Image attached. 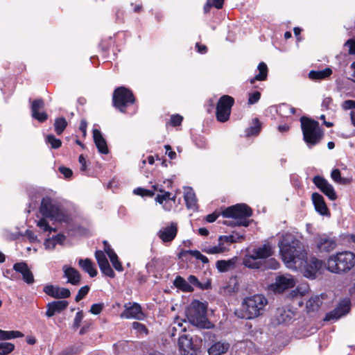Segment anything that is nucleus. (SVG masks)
Wrapping results in <instances>:
<instances>
[{"mask_svg":"<svg viewBox=\"0 0 355 355\" xmlns=\"http://www.w3.org/2000/svg\"><path fill=\"white\" fill-rule=\"evenodd\" d=\"M261 98V93L258 91L249 93L248 94V103L249 105H253L257 103Z\"/></svg>","mask_w":355,"mask_h":355,"instance_id":"nucleus-50","label":"nucleus"},{"mask_svg":"<svg viewBox=\"0 0 355 355\" xmlns=\"http://www.w3.org/2000/svg\"><path fill=\"white\" fill-rule=\"evenodd\" d=\"M292 313L289 311L284 309H278L276 311L275 317L277 324H282L289 322L292 318Z\"/></svg>","mask_w":355,"mask_h":355,"instance_id":"nucleus-34","label":"nucleus"},{"mask_svg":"<svg viewBox=\"0 0 355 355\" xmlns=\"http://www.w3.org/2000/svg\"><path fill=\"white\" fill-rule=\"evenodd\" d=\"M322 295L320 296L315 295L313 297H311L307 302H306V309L309 311H315L318 309V308L321 306L322 304Z\"/></svg>","mask_w":355,"mask_h":355,"instance_id":"nucleus-35","label":"nucleus"},{"mask_svg":"<svg viewBox=\"0 0 355 355\" xmlns=\"http://www.w3.org/2000/svg\"><path fill=\"white\" fill-rule=\"evenodd\" d=\"M24 334L19 331H4L0 329V340H10L15 338H21Z\"/></svg>","mask_w":355,"mask_h":355,"instance_id":"nucleus-38","label":"nucleus"},{"mask_svg":"<svg viewBox=\"0 0 355 355\" xmlns=\"http://www.w3.org/2000/svg\"><path fill=\"white\" fill-rule=\"evenodd\" d=\"M244 239V232H232L230 235L220 236L218 243L214 246H205L202 250L207 254H220L229 250L231 243L241 242Z\"/></svg>","mask_w":355,"mask_h":355,"instance_id":"nucleus-7","label":"nucleus"},{"mask_svg":"<svg viewBox=\"0 0 355 355\" xmlns=\"http://www.w3.org/2000/svg\"><path fill=\"white\" fill-rule=\"evenodd\" d=\"M93 137L94 143L99 153L102 154H107L109 153L107 142L103 138L100 130L97 129L93 130Z\"/></svg>","mask_w":355,"mask_h":355,"instance_id":"nucleus-27","label":"nucleus"},{"mask_svg":"<svg viewBox=\"0 0 355 355\" xmlns=\"http://www.w3.org/2000/svg\"><path fill=\"white\" fill-rule=\"evenodd\" d=\"M132 328L135 330H137L138 333L139 334H146L148 332V330L146 327V326L139 322H134L132 324Z\"/></svg>","mask_w":355,"mask_h":355,"instance_id":"nucleus-52","label":"nucleus"},{"mask_svg":"<svg viewBox=\"0 0 355 355\" xmlns=\"http://www.w3.org/2000/svg\"><path fill=\"white\" fill-rule=\"evenodd\" d=\"M83 318H84V315H83V311H79L76 313V316L73 320V329L76 330L77 329L79 328V327L80 325V322L83 320Z\"/></svg>","mask_w":355,"mask_h":355,"instance_id":"nucleus-51","label":"nucleus"},{"mask_svg":"<svg viewBox=\"0 0 355 355\" xmlns=\"http://www.w3.org/2000/svg\"><path fill=\"white\" fill-rule=\"evenodd\" d=\"M65 240V236L63 234H58L53 237V241L47 239L44 242L46 248H53L56 243H62Z\"/></svg>","mask_w":355,"mask_h":355,"instance_id":"nucleus-40","label":"nucleus"},{"mask_svg":"<svg viewBox=\"0 0 355 355\" xmlns=\"http://www.w3.org/2000/svg\"><path fill=\"white\" fill-rule=\"evenodd\" d=\"M37 226L43 232H56V230L53 227H51L48 222L46 221V219L45 218H41L39 220L37 223Z\"/></svg>","mask_w":355,"mask_h":355,"instance_id":"nucleus-43","label":"nucleus"},{"mask_svg":"<svg viewBox=\"0 0 355 355\" xmlns=\"http://www.w3.org/2000/svg\"><path fill=\"white\" fill-rule=\"evenodd\" d=\"M79 266L87 272L91 277H94L97 275V270L94 267L93 263L89 259H80L78 261Z\"/></svg>","mask_w":355,"mask_h":355,"instance_id":"nucleus-32","label":"nucleus"},{"mask_svg":"<svg viewBox=\"0 0 355 355\" xmlns=\"http://www.w3.org/2000/svg\"><path fill=\"white\" fill-rule=\"evenodd\" d=\"M110 261L112 263L113 267L119 272L123 270V266L121 263L119 261L118 256L116 253H112V255L109 256Z\"/></svg>","mask_w":355,"mask_h":355,"instance_id":"nucleus-46","label":"nucleus"},{"mask_svg":"<svg viewBox=\"0 0 355 355\" xmlns=\"http://www.w3.org/2000/svg\"><path fill=\"white\" fill-rule=\"evenodd\" d=\"M278 245L282 259L288 268L297 270L303 266L306 252L303 243L293 234H283Z\"/></svg>","mask_w":355,"mask_h":355,"instance_id":"nucleus-1","label":"nucleus"},{"mask_svg":"<svg viewBox=\"0 0 355 355\" xmlns=\"http://www.w3.org/2000/svg\"><path fill=\"white\" fill-rule=\"evenodd\" d=\"M95 257L102 273L109 277H114L115 273L111 268L105 252L101 250H96Z\"/></svg>","mask_w":355,"mask_h":355,"instance_id":"nucleus-19","label":"nucleus"},{"mask_svg":"<svg viewBox=\"0 0 355 355\" xmlns=\"http://www.w3.org/2000/svg\"><path fill=\"white\" fill-rule=\"evenodd\" d=\"M103 245L104 252L107 254L108 257L112 255V253H115L107 241H103Z\"/></svg>","mask_w":355,"mask_h":355,"instance_id":"nucleus-62","label":"nucleus"},{"mask_svg":"<svg viewBox=\"0 0 355 355\" xmlns=\"http://www.w3.org/2000/svg\"><path fill=\"white\" fill-rule=\"evenodd\" d=\"M177 232V225L172 223L170 226L161 229L158 232V236L163 242H171L176 236Z\"/></svg>","mask_w":355,"mask_h":355,"instance_id":"nucleus-25","label":"nucleus"},{"mask_svg":"<svg viewBox=\"0 0 355 355\" xmlns=\"http://www.w3.org/2000/svg\"><path fill=\"white\" fill-rule=\"evenodd\" d=\"M173 330H180V331H185L186 327H183L182 323L176 318L173 324Z\"/></svg>","mask_w":355,"mask_h":355,"instance_id":"nucleus-56","label":"nucleus"},{"mask_svg":"<svg viewBox=\"0 0 355 355\" xmlns=\"http://www.w3.org/2000/svg\"><path fill=\"white\" fill-rule=\"evenodd\" d=\"M296 281L290 274L279 275L275 278V281L270 285V288L275 293H283L286 290L293 288Z\"/></svg>","mask_w":355,"mask_h":355,"instance_id":"nucleus-12","label":"nucleus"},{"mask_svg":"<svg viewBox=\"0 0 355 355\" xmlns=\"http://www.w3.org/2000/svg\"><path fill=\"white\" fill-rule=\"evenodd\" d=\"M345 46L349 47V53L350 54H354L355 53V40H349L345 43Z\"/></svg>","mask_w":355,"mask_h":355,"instance_id":"nucleus-59","label":"nucleus"},{"mask_svg":"<svg viewBox=\"0 0 355 355\" xmlns=\"http://www.w3.org/2000/svg\"><path fill=\"white\" fill-rule=\"evenodd\" d=\"M230 344L227 343L217 342L213 344L208 349L209 355H222L227 352Z\"/></svg>","mask_w":355,"mask_h":355,"instance_id":"nucleus-30","label":"nucleus"},{"mask_svg":"<svg viewBox=\"0 0 355 355\" xmlns=\"http://www.w3.org/2000/svg\"><path fill=\"white\" fill-rule=\"evenodd\" d=\"M312 200L315 210L322 216H329V209L326 205L324 198L318 193L312 194Z\"/></svg>","mask_w":355,"mask_h":355,"instance_id":"nucleus-26","label":"nucleus"},{"mask_svg":"<svg viewBox=\"0 0 355 355\" xmlns=\"http://www.w3.org/2000/svg\"><path fill=\"white\" fill-rule=\"evenodd\" d=\"M59 171L66 178H69L72 176L73 172L72 171L67 167L64 166H60L59 168Z\"/></svg>","mask_w":355,"mask_h":355,"instance_id":"nucleus-55","label":"nucleus"},{"mask_svg":"<svg viewBox=\"0 0 355 355\" xmlns=\"http://www.w3.org/2000/svg\"><path fill=\"white\" fill-rule=\"evenodd\" d=\"M46 142L51 145V148H59L62 145L60 139H57L53 135H49L46 137Z\"/></svg>","mask_w":355,"mask_h":355,"instance_id":"nucleus-44","label":"nucleus"},{"mask_svg":"<svg viewBox=\"0 0 355 355\" xmlns=\"http://www.w3.org/2000/svg\"><path fill=\"white\" fill-rule=\"evenodd\" d=\"M314 184L331 200H335L337 198L333 186L324 178L316 175L313 179Z\"/></svg>","mask_w":355,"mask_h":355,"instance_id":"nucleus-18","label":"nucleus"},{"mask_svg":"<svg viewBox=\"0 0 355 355\" xmlns=\"http://www.w3.org/2000/svg\"><path fill=\"white\" fill-rule=\"evenodd\" d=\"M68 306L67 301H54L47 304V311L46 315L48 317H52L56 313H60L65 309Z\"/></svg>","mask_w":355,"mask_h":355,"instance_id":"nucleus-28","label":"nucleus"},{"mask_svg":"<svg viewBox=\"0 0 355 355\" xmlns=\"http://www.w3.org/2000/svg\"><path fill=\"white\" fill-rule=\"evenodd\" d=\"M279 267V263L274 258L262 261L261 268L259 269H272L276 270Z\"/></svg>","mask_w":355,"mask_h":355,"instance_id":"nucleus-42","label":"nucleus"},{"mask_svg":"<svg viewBox=\"0 0 355 355\" xmlns=\"http://www.w3.org/2000/svg\"><path fill=\"white\" fill-rule=\"evenodd\" d=\"M40 209L43 216L55 221L67 223L70 219L67 211L48 197L42 200Z\"/></svg>","mask_w":355,"mask_h":355,"instance_id":"nucleus-6","label":"nucleus"},{"mask_svg":"<svg viewBox=\"0 0 355 355\" xmlns=\"http://www.w3.org/2000/svg\"><path fill=\"white\" fill-rule=\"evenodd\" d=\"M152 188H153L152 191H154V193L155 191H159V192L162 193V194H158L156 196V198H155L156 202L160 205H162L163 208L165 210L170 211L171 208L172 207L170 201L175 202V197L173 196V197L171 198V193L168 191H165L164 189H163L162 185L155 184L153 185Z\"/></svg>","mask_w":355,"mask_h":355,"instance_id":"nucleus-15","label":"nucleus"},{"mask_svg":"<svg viewBox=\"0 0 355 355\" xmlns=\"http://www.w3.org/2000/svg\"><path fill=\"white\" fill-rule=\"evenodd\" d=\"M279 110H280V111H282V110H284V111L288 110L291 114H295V110H296L295 108H294L293 107H291V106H289L288 105H286V104H284L282 106H280Z\"/></svg>","mask_w":355,"mask_h":355,"instance_id":"nucleus-63","label":"nucleus"},{"mask_svg":"<svg viewBox=\"0 0 355 355\" xmlns=\"http://www.w3.org/2000/svg\"><path fill=\"white\" fill-rule=\"evenodd\" d=\"M103 308V304H94L92 305L89 312L94 315L99 314Z\"/></svg>","mask_w":355,"mask_h":355,"instance_id":"nucleus-54","label":"nucleus"},{"mask_svg":"<svg viewBox=\"0 0 355 355\" xmlns=\"http://www.w3.org/2000/svg\"><path fill=\"white\" fill-rule=\"evenodd\" d=\"M317 248L321 252H329L337 245V239L330 234H320L315 238Z\"/></svg>","mask_w":355,"mask_h":355,"instance_id":"nucleus-13","label":"nucleus"},{"mask_svg":"<svg viewBox=\"0 0 355 355\" xmlns=\"http://www.w3.org/2000/svg\"><path fill=\"white\" fill-rule=\"evenodd\" d=\"M187 318L189 322L200 328H207L209 323L207 318V306L199 301L192 302L191 307L187 313Z\"/></svg>","mask_w":355,"mask_h":355,"instance_id":"nucleus-8","label":"nucleus"},{"mask_svg":"<svg viewBox=\"0 0 355 355\" xmlns=\"http://www.w3.org/2000/svg\"><path fill=\"white\" fill-rule=\"evenodd\" d=\"M135 101L132 92L125 87L116 88L112 96V103L114 107L121 112H125L126 107L134 103Z\"/></svg>","mask_w":355,"mask_h":355,"instance_id":"nucleus-10","label":"nucleus"},{"mask_svg":"<svg viewBox=\"0 0 355 355\" xmlns=\"http://www.w3.org/2000/svg\"><path fill=\"white\" fill-rule=\"evenodd\" d=\"M144 314L141 311V306L137 303H128L125 305V310L121 313L122 318H135L141 320L143 318Z\"/></svg>","mask_w":355,"mask_h":355,"instance_id":"nucleus-20","label":"nucleus"},{"mask_svg":"<svg viewBox=\"0 0 355 355\" xmlns=\"http://www.w3.org/2000/svg\"><path fill=\"white\" fill-rule=\"evenodd\" d=\"M89 291V287L88 286H85L81 287L79 289V291L75 297L76 302H78L80 301L81 300H83L87 295Z\"/></svg>","mask_w":355,"mask_h":355,"instance_id":"nucleus-49","label":"nucleus"},{"mask_svg":"<svg viewBox=\"0 0 355 355\" xmlns=\"http://www.w3.org/2000/svg\"><path fill=\"white\" fill-rule=\"evenodd\" d=\"M343 107L345 110L355 109V101L347 100L343 103Z\"/></svg>","mask_w":355,"mask_h":355,"instance_id":"nucleus-60","label":"nucleus"},{"mask_svg":"<svg viewBox=\"0 0 355 355\" xmlns=\"http://www.w3.org/2000/svg\"><path fill=\"white\" fill-rule=\"evenodd\" d=\"M67 126V122L64 117H58L55 119L54 129L57 135H60Z\"/></svg>","mask_w":355,"mask_h":355,"instance_id":"nucleus-39","label":"nucleus"},{"mask_svg":"<svg viewBox=\"0 0 355 355\" xmlns=\"http://www.w3.org/2000/svg\"><path fill=\"white\" fill-rule=\"evenodd\" d=\"M252 214L251 208L245 204H236L226 208L222 212L224 218H232L234 220L232 221H225V224L244 227L249 225L248 218L252 216Z\"/></svg>","mask_w":355,"mask_h":355,"instance_id":"nucleus-3","label":"nucleus"},{"mask_svg":"<svg viewBox=\"0 0 355 355\" xmlns=\"http://www.w3.org/2000/svg\"><path fill=\"white\" fill-rule=\"evenodd\" d=\"M355 266V254L349 251L338 252L327 260V269L334 273L346 272Z\"/></svg>","mask_w":355,"mask_h":355,"instance_id":"nucleus-5","label":"nucleus"},{"mask_svg":"<svg viewBox=\"0 0 355 355\" xmlns=\"http://www.w3.org/2000/svg\"><path fill=\"white\" fill-rule=\"evenodd\" d=\"M300 122L303 139L307 146L311 148L320 142L324 135L323 131L317 121L302 116Z\"/></svg>","mask_w":355,"mask_h":355,"instance_id":"nucleus-4","label":"nucleus"},{"mask_svg":"<svg viewBox=\"0 0 355 355\" xmlns=\"http://www.w3.org/2000/svg\"><path fill=\"white\" fill-rule=\"evenodd\" d=\"M235 264V259H232L227 261L219 260L216 261V266L217 269L220 272L228 271L231 268H233Z\"/></svg>","mask_w":355,"mask_h":355,"instance_id":"nucleus-37","label":"nucleus"},{"mask_svg":"<svg viewBox=\"0 0 355 355\" xmlns=\"http://www.w3.org/2000/svg\"><path fill=\"white\" fill-rule=\"evenodd\" d=\"M234 99L228 95L221 96L216 105V119L220 122H225L230 119L231 109Z\"/></svg>","mask_w":355,"mask_h":355,"instance_id":"nucleus-11","label":"nucleus"},{"mask_svg":"<svg viewBox=\"0 0 355 355\" xmlns=\"http://www.w3.org/2000/svg\"><path fill=\"white\" fill-rule=\"evenodd\" d=\"M268 304L267 299L262 295H254L244 299L238 316L248 320L253 319L262 315Z\"/></svg>","mask_w":355,"mask_h":355,"instance_id":"nucleus-2","label":"nucleus"},{"mask_svg":"<svg viewBox=\"0 0 355 355\" xmlns=\"http://www.w3.org/2000/svg\"><path fill=\"white\" fill-rule=\"evenodd\" d=\"M178 345L182 355H197L199 349L193 338L187 335H182L179 337Z\"/></svg>","mask_w":355,"mask_h":355,"instance_id":"nucleus-14","label":"nucleus"},{"mask_svg":"<svg viewBox=\"0 0 355 355\" xmlns=\"http://www.w3.org/2000/svg\"><path fill=\"white\" fill-rule=\"evenodd\" d=\"M331 177L335 182H336L338 183H340V184L347 183L346 179L341 178L340 171L338 168L334 169L331 171Z\"/></svg>","mask_w":355,"mask_h":355,"instance_id":"nucleus-47","label":"nucleus"},{"mask_svg":"<svg viewBox=\"0 0 355 355\" xmlns=\"http://www.w3.org/2000/svg\"><path fill=\"white\" fill-rule=\"evenodd\" d=\"M15 349V345L11 343H0V355H8Z\"/></svg>","mask_w":355,"mask_h":355,"instance_id":"nucleus-45","label":"nucleus"},{"mask_svg":"<svg viewBox=\"0 0 355 355\" xmlns=\"http://www.w3.org/2000/svg\"><path fill=\"white\" fill-rule=\"evenodd\" d=\"M13 270L22 275V279L28 284L35 282L34 276L28 264L24 261L17 262L13 265Z\"/></svg>","mask_w":355,"mask_h":355,"instance_id":"nucleus-21","label":"nucleus"},{"mask_svg":"<svg viewBox=\"0 0 355 355\" xmlns=\"http://www.w3.org/2000/svg\"><path fill=\"white\" fill-rule=\"evenodd\" d=\"M257 69L259 70V73L250 80V83L251 84H254L256 80L263 81L267 78L268 69L266 64L263 62H260Z\"/></svg>","mask_w":355,"mask_h":355,"instance_id":"nucleus-31","label":"nucleus"},{"mask_svg":"<svg viewBox=\"0 0 355 355\" xmlns=\"http://www.w3.org/2000/svg\"><path fill=\"white\" fill-rule=\"evenodd\" d=\"M187 282L189 283V284L191 286L193 285V286H197V287H199L200 284V282L198 281L197 277L196 276H194V275H190L188 277V281Z\"/></svg>","mask_w":355,"mask_h":355,"instance_id":"nucleus-61","label":"nucleus"},{"mask_svg":"<svg viewBox=\"0 0 355 355\" xmlns=\"http://www.w3.org/2000/svg\"><path fill=\"white\" fill-rule=\"evenodd\" d=\"M25 236L27 237V239L30 241L31 243L36 242L37 241V237L35 234V233L30 230H27L25 232Z\"/></svg>","mask_w":355,"mask_h":355,"instance_id":"nucleus-57","label":"nucleus"},{"mask_svg":"<svg viewBox=\"0 0 355 355\" xmlns=\"http://www.w3.org/2000/svg\"><path fill=\"white\" fill-rule=\"evenodd\" d=\"M183 120V117L180 114H174L171 117V124L173 126L180 125Z\"/></svg>","mask_w":355,"mask_h":355,"instance_id":"nucleus-53","label":"nucleus"},{"mask_svg":"<svg viewBox=\"0 0 355 355\" xmlns=\"http://www.w3.org/2000/svg\"><path fill=\"white\" fill-rule=\"evenodd\" d=\"M253 125L247 128L245 133L247 136L257 135L261 130V123L258 119L255 118L253 119Z\"/></svg>","mask_w":355,"mask_h":355,"instance_id":"nucleus-41","label":"nucleus"},{"mask_svg":"<svg viewBox=\"0 0 355 355\" xmlns=\"http://www.w3.org/2000/svg\"><path fill=\"white\" fill-rule=\"evenodd\" d=\"M332 74V70L327 67L323 70H312L309 73V78L312 80H323L329 77Z\"/></svg>","mask_w":355,"mask_h":355,"instance_id":"nucleus-33","label":"nucleus"},{"mask_svg":"<svg viewBox=\"0 0 355 355\" xmlns=\"http://www.w3.org/2000/svg\"><path fill=\"white\" fill-rule=\"evenodd\" d=\"M62 270L64 272L63 277L67 278V283L73 286H78L80 284L81 275L76 268L64 265L62 267Z\"/></svg>","mask_w":355,"mask_h":355,"instance_id":"nucleus-23","label":"nucleus"},{"mask_svg":"<svg viewBox=\"0 0 355 355\" xmlns=\"http://www.w3.org/2000/svg\"><path fill=\"white\" fill-rule=\"evenodd\" d=\"M350 300L345 298L340 302L338 305L325 316L324 320H338L349 313L350 310Z\"/></svg>","mask_w":355,"mask_h":355,"instance_id":"nucleus-16","label":"nucleus"},{"mask_svg":"<svg viewBox=\"0 0 355 355\" xmlns=\"http://www.w3.org/2000/svg\"><path fill=\"white\" fill-rule=\"evenodd\" d=\"M272 247L268 243L254 248L245 259V265L250 268L259 269L261 268L263 261H257V259H266L272 256Z\"/></svg>","mask_w":355,"mask_h":355,"instance_id":"nucleus-9","label":"nucleus"},{"mask_svg":"<svg viewBox=\"0 0 355 355\" xmlns=\"http://www.w3.org/2000/svg\"><path fill=\"white\" fill-rule=\"evenodd\" d=\"M90 324L89 322H85L82 328L80 329L79 334L84 335L85 334L89 329Z\"/></svg>","mask_w":355,"mask_h":355,"instance_id":"nucleus-64","label":"nucleus"},{"mask_svg":"<svg viewBox=\"0 0 355 355\" xmlns=\"http://www.w3.org/2000/svg\"><path fill=\"white\" fill-rule=\"evenodd\" d=\"M44 292L48 295L57 299L67 298L71 295L70 291L68 288H60L53 285L45 286Z\"/></svg>","mask_w":355,"mask_h":355,"instance_id":"nucleus-22","label":"nucleus"},{"mask_svg":"<svg viewBox=\"0 0 355 355\" xmlns=\"http://www.w3.org/2000/svg\"><path fill=\"white\" fill-rule=\"evenodd\" d=\"M133 193L135 195H139L141 196H149L152 197L154 196V191L150 189H146L141 187H138L134 189Z\"/></svg>","mask_w":355,"mask_h":355,"instance_id":"nucleus-48","label":"nucleus"},{"mask_svg":"<svg viewBox=\"0 0 355 355\" xmlns=\"http://www.w3.org/2000/svg\"><path fill=\"white\" fill-rule=\"evenodd\" d=\"M164 148L166 149V154L171 159H174L176 158V153L172 150L171 146L165 145Z\"/></svg>","mask_w":355,"mask_h":355,"instance_id":"nucleus-58","label":"nucleus"},{"mask_svg":"<svg viewBox=\"0 0 355 355\" xmlns=\"http://www.w3.org/2000/svg\"><path fill=\"white\" fill-rule=\"evenodd\" d=\"M184 198L188 209L193 210H196L198 209L197 199L192 188H184Z\"/></svg>","mask_w":355,"mask_h":355,"instance_id":"nucleus-29","label":"nucleus"},{"mask_svg":"<svg viewBox=\"0 0 355 355\" xmlns=\"http://www.w3.org/2000/svg\"><path fill=\"white\" fill-rule=\"evenodd\" d=\"M44 102L40 98L34 100L31 104L32 116L40 122H44L48 119V115L45 112H39V110L44 108Z\"/></svg>","mask_w":355,"mask_h":355,"instance_id":"nucleus-24","label":"nucleus"},{"mask_svg":"<svg viewBox=\"0 0 355 355\" xmlns=\"http://www.w3.org/2000/svg\"><path fill=\"white\" fill-rule=\"evenodd\" d=\"M322 261L315 257H312L309 261L307 260V257L304 258V263L300 268H304V275L308 278L314 279L318 270L322 268Z\"/></svg>","mask_w":355,"mask_h":355,"instance_id":"nucleus-17","label":"nucleus"},{"mask_svg":"<svg viewBox=\"0 0 355 355\" xmlns=\"http://www.w3.org/2000/svg\"><path fill=\"white\" fill-rule=\"evenodd\" d=\"M173 284L177 288L184 292H191L193 290L192 286H191L187 281L180 276H177L175 277Z\"/></svg>","mask_w":355,"mask_h":355,"instance_id":"nucleus-36","label":"nucleus"}]
</instances>
